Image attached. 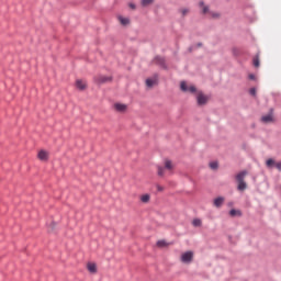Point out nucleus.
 <instances>
[{"mask_svg":"<svg viewBox=\"0 0 281 281\" xmlns=\"http://www.w3.org/2000/svg\"><path fill=\"white\" fill-rule=\"evenodd\" d=\"M209 16L211 19H221V13H218L216 11H211V12H209Z\"/></svg>","mask_w":281,"mask_h":281,"instance_id":"obj_19","label":"nucleus"},{"mask_svg":"<svg viewBox=\"0 0 281 281\" xmlns=\"http://www.w3.org/2000/svg\"><path fill=\"white\" fill-rule=\"evenodd\" d=\"M128 8H131V10H135V9H136V5H135V3L130 2V3H128Z\"/></svg>","mask_w":281,"mask_h":281,"instance_id":"obj_33","label":"nucleus"},{"mask_svg":"<svg viewBox=\"0 0 281 281\" xmlns=\"http://www.w3.org/2000/svg\"><path fill=\"white\" fill-rule=\"evenodd\" d=\"M165 168H166L167 170H172V161L166 160V161H165Z\"/></svg>","mask_w":281,"mask_h":281,"instance_id":"obj_27","label":"nucleus"},{"mask_svg":"<svg viewBox=\"0 0 281 281\" xmlns=\"http://www.w3.org/2000/svg\"><path fill=\"white\" fill-rule=\"evenodd\" d=\"M168 246V243H166V240L164 239H160L157 241V247H167Z\"/></svg>","mask_w":281,"mask_h":281,"instance_id":"obj_28","label":"nucleus"},{"mask_svg":"<svg viewBox=\"0 0 281 281\" xmlns=\"http://www.w3.org/2000/svg\"><path fill=\"white\" fill-rule=\"evenodd\" d=\"M116 19H117L120 25H123L124 27H126V25H131L130 18H124L123 15H117Z\"/></svg>","mask_w":281,"mask_h":281,"instance_id":"obj_6","label":"nucleus"},{"mask_svg":"<svg viewBox=\"0 0 281 281\" xmlns=\"http://www.w3.org/2000/svg\"><path fill=\"white\" fill-rule=\"evenodd\" d=\"M88 271H90V273H95V271H98L95 263H88Z\"/></svg>","mask_w":281,"mask_h":281,"instance_id":"obj_22","label":"nucleus"},{"mask_svg":"<svg viewBox=\"0 0 281 281\" xmlns=\"http://www.w3.org/2000/svg\"><path fill=\"white\" fill-rule=\"evenodd\" d=\"M249 93L256 98V88H250Z\"/></svg>","mask_w":281,"mask_h":281,"instance_id":"obj_32","label":"nucleus"},{"mask_svg":"<svg viewBox=\"0 0 281 281\" xmlns=\"http://www.w3.org/2000/svg\"><path fill=\"white\" fill-rule=\"evenodd\" d=\"M248 78H249V80H256V75L250 74V75L248 76Z\"/></svg>","mask_w":281,"mask_h":281,"instance_id":"obj_34","label":"nucleus"},{"mask_svg":"<svg viewBox=\"0 0 281 281\" xmlns=\"http://www.w3.org/2000/svg\"><path fill=\"white\" fill-rule=\"evenodd\" d=\"M224 202H225V198L218 196L214 200V205L215 207H221V205H223Z\"/></svg>","mask_w":281,"mask_h":281,"instance_id":"obj_12","label":"nucleus"},{"mask_svg":"<svg viewBox=\"0 0 281 281\" xmlns=\"http://www.w3.org/2000/svg\"><path fill=\"white\" fill-rule=\"evenodd\" d=\"M237 190H239V192L247 190V182L245 181L238 182Z\"/></svg>","mask_w":281,"mask_h":281,"instance_id":"obj_16","label":"nucleus"},{"mask_svg":"<svg viewBox=\"0 0 281 281\" xmlns=\"http://www.w3.org/2000/svg\"><path fill=\"white\" fill-rule=\"evenodd\" d=\"M232 54H233V56H234L235 58H238V56H240V50H239L238 48L234 47V48L232 49Z\"/></svg>","mask_w":281,"mask_h":281,"instance_id":"obj_25","label":"nucleus"},{"mask_svg":"<svg viewBox=\"0 0 281 281\" xmlns=\"http://www.w3.org/2000/svg\"><path fill=\"white\" fill-rule=\"evenodd\" d=\"M114 108L119 113H124V111H126V104L123 103H115Z\"/></svg>","mask_w":281,"mask_h":281,"instance_id":"obj_9","label":"nucleus"},{"mask_svg":"<svg viewBox=\"0 0 281 281\" xmlns=\"http://www.w3.org/2000/svg\"><path fill=\"white\" fill-rule=\"evenodd\" d=\"M157 190H158V192H164V187L157 186Z\"/></svg>","mask_w":281,"mask_h":281,"instance_id":"obj_35","label":"nucleus"},{"mask_svg":"<svg viewBox=\"0 0 281 281\" xmlns=\"http://www.w3.org/2000/svg\"><path fill=\"white\" fill-rule=\"evenodd\" d=\"M155 0H142L140 3L143 8H147V5H150Z\"/></svg>","mask_w":281,"mask_h":281,"instance_id":"obj_24","label":"nucleus"},{"mask_svg":"<svg viewBox=\"0 0 281 281\" xmlns=\"http://www.w3.org/2000/svg\"><path fill=\"white\" fill-rule=\"evenodd\" d=\"M245 177H247V171H246V170L240 171V172L237 173V176H236V181L243 182V181H245Z\"/></svg>","mask_w":281,"mask_h":281,"instance_id":"obj_10","label":"nucleus"},{"mask_svg":"<svg viewBox=\"0 0 281 281\" xmlns=\"http://www.w3.org/2000/svg\"><path fill=\"white\" fill-rule=\"evenodd\" d=\"M199 8L201 9L202 14H210V7L205 5V2L200 1L199 2Z\"/></svg>","mask_w":281,"mask_h":281,"instance_id":"obj_8","label":"nucleus"},{"mask_svg":"<svg viewBox=\"0 0 281 281\" xmlns=\"http://www.w3.org/2000/svg\"><path fill=\"white\" fill-rule=\"evenodd\" d=\"M194 254L192 251H187L184 254H182L181 256V260L182 262H192V258H193Z\"/></svg>","mask_w":281,"mask_h":281,"instance_id":"obj_5","label":"nucleus"},{"mask_svg":"<svg viewBox=\"0 0 281 281\" xmlns=\"http://www.w3.org/2000/svg\"><path fill=\"white\" fill-rule=\"evenodd\" d=\"M198 47H203V43L199 42L196 44H193L189 47V52H194V49H198Z\"/></svg>","mask_w":281,"mask_h":281,"instance_id":"obj_20","label":"nucleus"},{"mask_svg":"<svg viewBox=\"0 0 281 281\" xmlns=\"http://www.w3.org/2000/svg\"><path fill=\"white\" fill-rule=\"evenodd\" d=\"M154 60L156 65H159V67H161V69H168V65H166V58L161 56H156Z\"/></svg>","mask_w":281,"mask_h":281,"instance_id":"obj_3","label":"nucleus"},{"mask_svg":"<svg viewBox=\"0 0 281 281\" xmlns=\"http://www.w3.org/2000/svg\"><path fill=\"white\" fill-rule=\"evenodd\" d=\"M229 215H231V216H243V213H241L239 210L232 209V210L229 211Z\"/></svg>","mask_w":281,"mask_h":281,"instance_id":"obj_18","label":"nucleus"},{"mask_svg":"<svg viewBox=\"0 0 281 281\" xmlns=\"http://www.w3.org/2000/svg\"><path fill=\"white\" fill-rule=\"evenodd\" d=\"M252 65L254 67H260V55L257 54L254 58H252Z\"/></svg>","mask_w":281,"mask_h":281,"instance_id":"obj_15","label":"nucleus"},{"mask_svg":"<svg viewBox=\"0 0 281 281\" xmlns=\"http://www.w3.org/2000/svg\"><path fill=\"white\" fill-rule=\"evenodd\" d=\"M180 89L181 91H183L184 93H196V87L195 86H188V83L186 81H182L180 83Z\"/></svg>","mask_w":281,"mask_h":281,"instance_id":"obj_1","label":"nucleus"},{"mask_svg":"<svg viewBox=\"0 0 281 281\" xmlns=\"http://www.w3.org/2000/svg\"><path fill=\"white\" fill-rule=\"evenodd\" d=\"M192 225L194 227H201V220H199V218L193 220Z\"/></svg>","mask_w":281,"mask_h":281,"instance_id":"obj_30","label":"nucleus"},{"mask_svg":"<svg viewBox=\"0 0 281 281\" xmlns=\"http://www.w3.org/2000/svg\"><path fill=\"white\" fill-rule=\"evenodd\" d=\"M37 157H38V159H41V161H46V159H47V151H45V150H40V153L37 154Z\"/></svg>","mask_w":281,"mask_h":281,"instance_id":"obj_13","label":"nucleus"},{"mask_svg":"<svg viewBox=\"0 0 281 281\" xmlns=\"http://www.w3.org/2000/svg\"><path fill=\"white\" fill-rule=\"evenodd\" d=\"M196 102H198V106H203L207 104V98L205 97V94H203V92H200L196 95Z\"/></svg>","mask_w":281,"mask_h":281,"instance_id":"obj_4","label":"nucleus"},{"mask_svg":"<svg viewBox=\"0 0 281 281\" xmlns=\"http://www.w3.org/2000/svg\"><path fill=\"white\" fill-rule=\"evenodd\" d=\"M111 77H106V76H102L100 75L99 77L95 78V81L99 83V85H104V82H111Z\"/></svg>","mask_w":281,"mask_h":281,"instance_id":"obj_7","label":"nucleus"},{"mask_svg":"<svg viewBox=\"0 0 281 281\" xmlns=\"http://www.w3.org/2000/svg\"><path fill=\"white\" fill-rule=\"evenodd\" d=\"M261 121L265 122V124H269V122H273V116L271 114L263 115Z\"/></svg>","mask_w":281,"mask_h":281,"instance_id":"obj_14","label":"nucleus"},{"mask_svg":"<svg viewBox=\"0 0 281 281\" xmlns=\"http://www.w3.org/2000/svg\"><path fill=\"white\" fill-rule=\"evenodd\" d=\"M266 166H267V168H277V170H279V172H281V161L276 162V160L273 158H269L266 161Z\"/></svg>","mask_w":281,"mask_h":281,"instance_id":"obj_2","label":"nucleus"},{"mask_svg":"<svg viewBox=\"0 0 281 281\" xmlns=\"http://www.w3.org/2000/svg\"><path fill=\"white\" fill-rule=\"evenodd\" d=\"M48 232H56V222H52V224L48 226Z\"/></svg>","mask_w":281,"mask_h":281,"instance_id":"obj_29","label":"nucleus"},{"mask_svg":"<svg viewBox=\"0 0 281 281\" xmlns=\"http://www.w3.org/2000/svg\"><path fill=\"white\" fill-rule=\"evenodd\" d=\"M179 12H180L181 16H188V14H190V9L182 8V9H179Z\"/></svg>","mask_w":281,"mask_h":281,"instance_id":"obj_21","label":"nucleus"},{"mask_svg":"<svg viewBox=\"0 0 281 281\" xmlns=\"http://www.w3.org/2000/svg\"><path fill=\"white\" fill-rule=\"evenodd\" d=\"M211 170H218V161L210 162Z\"/></svg>","mask_w":281,"mask_h":281,"instance_id":"obj_23","label":"nucleus"},{"mask_svg":"<svg viewBox=\"0 0 281 281\" xmlns=\"http://www.w3.org/2000/svg\"><path fill=\"white\" fill-rule=\"evenodd\" d=\"M158 177H164V167L158 166Z\"/></svg>","mask_w":281,"mask_h":281,"instance_id":"obj_31","label":"nucleus"},{"mask_svg":"<svg viewBox=\"0 0 281 281\" xmlns=\"http://www.w3.org/2000/svg\"><path fill=\"white\" fill-rule=\"evenodd\" d=\"M76 87L79 89V91H85V89H87V85H85V82H82L80 79L76 81Z\"/></svg>","mask_w":281,"mask_h":281,"instance_id":"obj_11","label":"nucleus"},{"mask_svg":"<svg viewBox=\"0 0 281 281\" xmlns=\"http://www.w3.org/2000/svg\"><path fill=\"white\" fill-rule=\"evenodd\" d=\"M157 82V79H153V78H147L146 79V85H147V87H149V88H153V87H155V83Z\"/></svg>","mask_w":281,"mask_h":281,"instance_id":"obj_17","label":"nucleus"},{"mask_svg":"<svg viewBox=\"0 0 281 281\" xmlns=\"http://www.w3.org/2000/svg\"><path fill=\"white\" fill-rule=\"evenodd\" d=\"M140 201L143 203H148V201H150V195L149 194L142 195Z\"/></svg>","mask_w":281,"mask_h":281,"instance_id":"obj_26","label":"nucleus"}]
</instances>
